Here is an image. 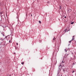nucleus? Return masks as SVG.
Returning a JSON list of instances; mask_svg holds the SVG:
<instances>
[{
    "instance_id": "nucleus-1",
    "label": "nucleus",
    "mask_w": 76,
    "mask_h": 76,
    "mask_svg": "<svg viewBox=\"0 0 76 76\" xmlns=\"http://www.w3.org/2000/svg\"><path fill=\"white\" fill-rule=\"evenodd\" d=\"M71 11H72V10L69 9L68 10V13H70V12H71Z\"/></svg>"
},
{
    "instance_id": "nucleus-2",
    "label": "nucleus",
    "mask_w": 76,
    "mask_h": 76,
    "mask_svg": "<svg viewBox=\"0 0 76 76\" xmlns=\"http://www.w3.org/2000/svg\"><path fill=\"white\" fill-rule=\"evenodd\" d=\"M73 40H75V38H74L73 37L72 38V39L71 40V41H73Z\"/></svg>"
},
{
    "instance_id": "nucleus-3",
    "label": "nucleus",
    "mask_w": 76,
    "mask_h": 76,
    "mask_svg": "<svg viewBox=\"0 0 76 76\" xmlns=\"http://www.w3.org/2000/svg\"><path fill=\"white\" fill-rule=\"evenodd\" d=\"M73 23H74V22H72L71 23V24H73Z\"/></svg>"
},
{
    "instance_id": "nucleus-4",
    "label": "nucleus",
    "mask_w": 76,
    "mask_h": 76,
    "mask_svg": "<svg viewBox=\"0 0 76 76\" xmlns=\"http://www.w3.org/2000/svg\"><path fill=\"white\" fill-rule=\"evenodd\" d=\"M21 63L22 64H24V62H22Z\"/></svg>"
},
{
    "instance_id": "nucleus-5",
    "label": "nucleus",
    "mask_w": 76,
    "mask_h": 76,
    "mask_svg": "<svg viewBox=\"0 0 76 76\" xmlns=\"http://www.w3.org/2000/svg\"><path fill=\"white\" fill-rule=\"evenodd\" d=\"M72 40H71L70 41H69V43H70L72 42Z\"/></svg>"
},
{
    "instance_id": "nucleus-6",
    "label": "nucleus",
    "mask_w": 76,
    "mask_h": 76,
    "mask_svg": "<svg viewBox=\"0 0 76 76\" xmlns=\"http://www.w3.org/2000/svg\"><path fill=\"white\" fill-rule=\"evenodd\" d=\"M61 66V64H60V65L59 66V67H60V66Z\"/></svg>"
},
{
    "instance_id": "nucleus-7",
    "label": "nucleus",
    "mask_w": 76,
    "mask_h": 76,
    "mask_svg": "<svg viewBox=\"0 0 76 76\" xmlns=\"http://www.w3.org/2000/svg\"><path fill=\"white\" fill-rule=\"evenodd\" d=\"M39 22L40 23H41V21H39Z\"/></svg>"
},
{
    "instance_id": "nucleus-8",
    "label": "nucleus",
    "mask_w": 76,
    "mask_h": 76,
    "mask_svg": "<svg viewBox=\"0 0 76 76\" xmlns=\"http://www.w3.org/2000/svg\"><path fill=\"white\" fill-rule=\"evenodd\" d=\"M56 38H53V40H55V39H56Z\"/></svg>"
},
{
    "instance_id": "nucleus-9",
    "label": "nucleus",
    "mask_w": 76,
    "mask_h": 76,
    "mask_svg": "<svg viewBox=\"0 0 76 76\" xmlns=\"http://www.w3.org/2000/svg\"><path fill=\"white\" fill-rule=\"evenodd\" d=\"M74 72H75V71H72V73H74Z\"/></svg>"
},
{
    "instance_id": "nucleus-10",
    "label": "nucleus",
    "mask_w": 76,
    "mask_h": 76,
    "mask_svg": "<svg viewBox=\"0 0 76 76\" xmlns=\"http://www.w3.org/2000/svg\"><path fill=\"white\" fill-rule=\"evenodd\" d=\"M63 70V71H64V72H65V69H64Z\"/></svg>"
},
{
    "instance_id": "nucleus-11",
    "label": "nucleus",
    "mask_w": 76,
    "mask_h": 76,
    "mask_svg": "<svg viewBox=\"0 0 76 76\" xmlns=\"http://www.w3.org/2000/svg\"><path fill=\"white\" fill-rule=\"evenodd\" d=\"M62 63H64V62L63 61H62Z\"/></svg>"
},
{
    "instance_id": "nucleus-12",
    "label": "nucleus",
    "mask_w": 76,
    "mask_h": 76,
    "mask_svg": "<svg viewBox=\"0 0 76 76\" xmlns=\"http://www.w3.org/2000/svg\"><path fill=\"white\" fill-rule=\"evenodd\" d=\"M7 38V36H6V37H5V38Z\"/></svg>"
},
{
    "instance_id": "nucleus-13",
    "label": "nucleus",
    "mask_w": 76,
    "mask_h": 76,
    "mask_svg": "<svg viewBox=\"0 0 76 76\" xmlns=\"http://www.w3.org/2000/svg\"><path fill=\"white\" fill-rule=\"evenodd\" d=\"M65 50L66 52H67V50H66L65 49Z\"/></svg>"
},
{
    "instance_id": "nucleus-14",
    "label": "nucleus",
    "mask_w": 76,
    "mask_h": 76,
    "mask_svg": "<svg viewBox=\"0 0 76 76\" xmlns=\"http://www.w3.org/2000/svg\"><path fill=\"white\" fill-rule=\"evenodd\" d=\"M16 45H18V43H16Z\"/></svg>"
},
{
    "instance_id": "nucleus-15",
    "label": "nucleus",
    "mask_w": 76,
    "mask_h": 76,
    "mask_svg": "<svg viewBox=\"0 0 76 76\" xmlns=\"http://www.w3.org/2000/svg\"><path fill=\"white\" fill-rule=\"evenodd\" d=\"M1 41H3V39H1Z\"/></svg>"
},
{
    "instance_id": "nucleus-16",
    "label": "nucleus",
    "mask_w": 76,
    "mask_h": 76,
    "mask_svg": "<svg viewBox=\"0 0 76 76\" xmlns=\"http://www.w3.org/2000/svg\"><path fill=\"white\" fill-rule=\"evenodd\" d=\"M64 18H66V16H65L64 17Z\"/></svg>"
},
{
    "instance_id": "nucleus-17",
    "label": "nucleus",
    "mask_w": 76,
    "mask_h": 76,
    "mask_svg": "<svg viewBox=\"0 0 76 76\" xmlns=\"http://www.w3.org/2000/svg\"><path fill=\"white\" fill-rule=\"evenodd\" d=\"M9 42H10V40L9 41Z\"/></svg>"
},
{
    "instance_id": "nucleus-18",
    "label": "nucleus",
    "mask_w": 76,
    "mask_h": 76,
    "mask_svg": "<svg viewBox=\"0 0 76 76\" xmlns=\"http://www.w3.org/2000/svg\"><path fill=\"white\" fill-rule=\"evenodd\" d=\"M74 58H76V57H75V56H74Z\"/></svg>"
},
{
    "instance_id": "nucleus-19",
    "label": "nucleus",
    "mask_w": 76,
    "mask_h": 76,
    "mask_svg": "<svg viewBox=\"0 0 76 76\" xmlns=\"http://www.w3.org/2000/svg\"><path fill=\"white\" fill-rule=\"evenodd\" d=\"M75 37V36H74L73 37V38H74Z\"/></svg>"
},
{
    "instance_id": "nucleus-20",
    "label": "nucleus",
    "mask_w": 76,
    "mask_h": 76,
    "mask_svg": "<svg viewBox=\"0 0 76 76\" xmlns=\"http://www.w3.org/2000/svg\"><path fill=\"white\" fill-rule=\"evenodd\" d=\"M65 30H66V31H67V29H65Z\"/></svg>"
},
{
    "instance_id": "nucleus-21",
    "label": "nucleus",
    "mask_w": 76,
    "mask_h": 76,
    "mask_svg": "<svg viewBox=\"0 0 76 76\" xmlns=\"http://www.w3.org/2000/svg\"><path fill=\"white\" fill-rule=\"evenodd\" d=\"M31 16H32V15H31Z\"/></svg>"
},
{
    "instance_id": "nucleus-22",
    "label": "nucleus",
    "mask_w": 76,
    "mask_h": 76,
    "mask_svg": "<svg viewBox=\"0 0 76 76\" xmlns=\"http://www.w3.org/2000/svg\"><path fill=\"white\" fill-rule=\"evenodd\" d=\"M61 7L60 9H61V7Z\"/></svg>"
},
{
    "instance_id": "nucleus-23",
    "label": "nucleus",
    "mask_w": 76,
    "mask_h": 76,
    "mask_svg": "<svg viewBox=\"0 0 76 76\" xmlns=\"http://www.w3.org/2000/svg\"><path fill=\"white\" fill-rule=\"evenodd\" d=\"M3 36H4V34H3Z\"/></svg>"
}]
</instances>
